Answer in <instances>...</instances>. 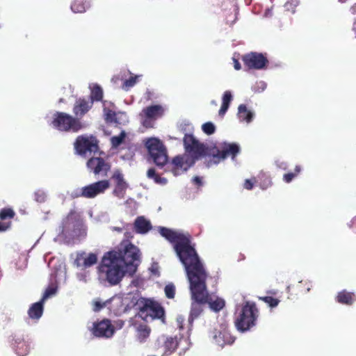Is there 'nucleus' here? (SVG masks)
I'll return each mask as SVG.
<instances>
[{
    "mask_svg": "<svg viewBox=\"0 0 356 356\" xmlns=\"http://www.w3.org/2000/svg\"><path fill=\"white\" fill-rule=\"evenodd\" d=\"M74 147L76 152L80 155L91 154L98 149L97 140L93 136H79L74 143Z\"/></svg>",
    "mask_w": 356,
    "mask_h": 356,
    "instance_id": "nucleus-14",
    "label": "nucleus"
},
{
    "mask_svg": "<svg viewBox=\"0 0 356 356\" xmlns=\"http://www.w3.org/2000/svg\"><path fill=\"white\" fill-rule=\"evenodd\" d=\"M147 176L148 178L154 179V182L158 184L165 185L167 184V179L164 177L158 176L154 168H149L147 170Z\"/></svg>",
    "mask_w": 356,
    "mask_h": 356,
    "instance_id": "nucleus-38",
    "label": "nucleus"
},
{
    "mask_svg": "<svg viewBox=\"0 0 356 356\" xmlns=\"http://www.w3.org/2000/svg\"><path fill=\"white\" fill-rule=\"evenodd\" d=\"M257 182L262 190H266L272 185V181L270 176L266 173L259 174Z\"/></svg>",
    "mask_w": 356,
    "mask_h": 356,
    "instance_id": "nucleus-35",
    "label": "nucleus"
},
{
    "mask_svg": "<svg viewBox=\"0 0 356 356\" xmlns=\"http://www.w3.org/2000/svg\"><path fill=\"white\" fill-rule=\"evenodd\" d=\"M245 65L249 68L261 70L263 69L268 60L261 54L250 53L243 57Z\"/></svg>",
    "mask_w": 356,
    "mask_h": 356,
    "instance_id": "nucleus-20",
    "label": "nucleus"
},
{
    "mask_svg": "<svg viewBox=\"0 0 356 356\" xmlns=\"http://www.w3.org/2000/svg\"><path fill=\"white\" fill-rule=\"evenodd\" d=\"M270 14V10H268L266 12V16H268V15Z\"/></svg>",
    "mask_w": 356,
    "mask_h": 356,
    "instance_id": "nucleus-61",
    "label": "nucleus"
},
{
    "mask_svg": "<svg viewBox=\"0 0 356 356\" xmlns=\"http://www.w3.org/2000/svg\"><path fill=\"white\" fill-rule=\"evenodd\" d=\"M76 277L79 281L84 282H86L87 281L86 275L85 273H78L76 275Z\"/></svg>",
    "mask_w": 356,
    "mask_h": 356,
    "instance_id": "nucleus-52",
    "label": "nucleus"
},
{
    "mask_svg": "<svg viewBox=\"0 0 356 356\" xmlns=\"http://www.w3.org/2000/svg\"><path fill=\"white\" fill-rule=\"evenodd\" d=\"M113 104L111 102H108L107 101H104L103 102L104 107V115L105 118V120L107 122H117L116 120V113L110 107H113Z\"/></svg>",
    "mask_w": 356,
    "mask_h": 356,
    "instance_id": "nucleus-31",
    "label": "nucleus"
},
{
    "mask_svg": "<svg viewBox=\"0 0 356 356\" xmlns=\"http://www.w3.org/2000/svg\"><path fill=\"white\" fill-rule=\"evenodd\" d=\"M255 113L247 108L245 104H240L238 107L237 118L240 122L250 124L254 118Z\"/></svg>",
    "mask_w": 356,
    "mask_h": 356,
    "instance_id": "nucleus-26",
    "label": "nucleus"
},
{
    "mask_svg": "<svg viewBox=\"0 0 356 356\" xmlns=\"http://www.w3.org/2000/svg\"><path fill=\"white\" fill-rule=\"evenodd\" d=\"M261 299L268 305L269 307L273 308L278 305L280 300L271 296H266L261 298Z\"/></svg>",
    "mask_w": 356,
    "mask_h": 356,
    "instance_id": "nucleus-43",
    "label": "nucleus"
},
{
    "mask_svg": "<svg viewBox=\"0 0 356 356\" xmlns=\"http://www.w3.org/2000/svg\"><path fill=\"white\" fill-rule=\"evenodd\" d=\"M186 153L175 156L170 163V170L175 176L186 172L195 161L207 154V147L197 140L193 135L186 134L184 137Z\"/></svg>",
    "mask_w": 356,
    "mask_h": 356,
    "instance_id": "nucleus-2",
    "label": "nucleus"
},
{
    "mask_svg": "<svg viewBox=\"0 0 356 356\" xmlns=\"http://www.w3.org/2000/svg\"><path fill=\"white\" fill-rule=\"evenodd\" d=\"M66 279V270L64 266L59 265V267L56 268L54 272L51 274L49 284L46 289L41 300L44 302L49 298L54 296L57 292L58 285L65 283Z\"/></svg>",
    "mask_w": 356,
    "mask_h": 356,
    "instance_id": "nucleus-10",
    "label": "nucleus"
},
{
    "mask_svg": "<svg viewBox=\"0 0 356 356\" xmlns=\"http://www.w3.org/2000/svg\"><path fill=\"white\" fill-rule=\"evenodd\" d=\"M165 294L168 298H173L175 294V287L172 284H169L164 289Z\"/></svg>",
    "mask_w": 356,
    "mask_h": 356,
    "instance_id": "nucleus-46",
    "label": "nucleus"
},
{
    "mask_svg": "<svg viewBox=\"0 0 356 356\" xmlns=\"http://www.w3.org/2000/svg\"><path fill=\"white\" fill-rule=\"evenodd\" d=\"M266 86V83L263 81H257L252 86V90L254 92L260 93L265 90Z\"/></svg>",
    "mask_w": 356,
    "mask_h": 356,
    "instance_id": "nucleus-44",
    "label": "nucleus"
},
{
    "mask_svg": "<svg viewBox=\"0 0 356 356\" xmlns=\"http://www.w3.org/2000/svg\"><path fill=\"white\" fill-rule=\"evenodd\" d=\"M349 227H353V230L356 232V217L352 220L351 224L349 225Z\"/></svg>",
    "mask_w": 356,
    "mask_h": 356,
    "instance_id": "nucleus-58",
    "label": "nucleus"
},
{
    "mask_svg": "<svg viewBox=\"0 0 356 356\" xmlns=\"http://www.w3.org/2000/svg\"><path fill=\"white\" fill-rule=\"evenodd\" d=\"M234 67L236 70H239L241 69V64L236 59H234Z\"/></svg>",
    "mask_w": 356,
    "mask_h": 356,
    "instance_id": "nucleus-57",
    "label": "nucleus"
},
{
    "mask_svg": "<svg viewBox=\"0 0 356 356\" xmlns=\"http://www.w3.org/2000/svg\"><path fill=\"white\" fill-rule=\"evenodd\" d=\"M90 0H74L71 4V10L74 13H84L90 7Z\"/></svg>",
    "mask_w": 356,
    "mask_h": 356,
    "instance_id": "nucleus-30",
    "label": "nucleus"
},
{
    "mask_svg": "<svg viewBox=\"0 0 356 356\" xmlns=\"http://www.w3.org/2000/svg\"><path fill=\"white\" fill-rule=\"evenodd\" d=\"M355 299V295L346 291L339 292L337 296L338 302L346 305H351Z\"/></svg>",
    "mask_w": 356,
    "mask_h": 356,
    "instance_id": "nucleus-33",
    "label": "nucleus"
},
{
    "mask_svg": "<svg viewBox=\"0 0 356 356\" xmlns=\"http://www.w3.org/2000/svg\"><path fill=\"white\" fill-rule=\"evenodd\" d=\"M165 111V108L161 105H152L145 108L142 111L145 118L143 124L146 127H152V120L161 118Z\"/></svg>",
    "mask_w": 356,
    "mask_h": 356,
    "instance_id": "nucleus-16",
    "label": "nucleus"
},
{
    "mask_svg": "<svg viewBox=\"0 0 356 356\" xmlns=\"http://www.w3.org/2000/svg\"><path fill=\"white\" fill-rule=\"evenodd\" d=\"M47 192L43 189H38L34 193V200L37 202L43 203L47 199Z\"/></svg>",
    "mask_w": 356,
    "mask_h": 356,
    "instance_id": "nucleus-40",
    "label": "nucleus"
},
{
    "mask_svg": "<svg viewBox=\"0 0 356 356\" xmlns=\"http://www.w3.org/2000/svg\"><path fill=\"white\" fill-rule=\"evenodd\" d=\"M178 346V338L177 337L162 336L158 339L154 346L157 353L150 356H168L171 355Z\"/></svg>",
    "mask_w": 356,
    "mask_h": 356,
    "instance_id": "nucleus-11",
    "label": "nucleus"
},
{
    "mask_svg": "<svg viewBox=\"0 0 356 356\" xmlns=\"http://www.w3.org/2000/svg\"><path fill=\"white\" fill-rule=\"evenodd\" d=\"M115 250L104 253L97 267L98 279L101 283L116 286L122 281L127 272Z\"/></svg>",
    "mask_w": 356,
    "mask_h": 356,
    "instance_id": "nucleus-3",
    "label": "nucleus"
},
{
    "mask_svg": "<svg viewBox=\"0 0 356 356\" xmlns=\"http://www.w3.org/2000/svg\"><path fill=\"white\" fill-rule=\"evenodd\" d=\"M127 73L128 74H131V72H130L129 70H127Z\"/></svg>",
    "mask_w": 356,
    "mask_h": 356,
    "instance_id": "nucleus-64",
    "label": "nucleus"
},
{
    "mask_svg": "<svg viewBox=\"0 0 356 356\" xmlns=\"http://www.w3.org/2000/svg\"><path fill=\"white\" fill-rule=\"evenodd\" d=\"M108 303L109 309L116 316H120L127 312L121 294L114 296L110 299Z\"/></svg>",
    "mask_w": 356,
    "mask_h": 356,
    "instance_id": "nucleus-22",
    "label": "nucleus"
},
{
    "mask_svg": "<svg viewBox=\"0 0 356 356\" xmlns=\"http://www.w3.org/2000/svg\"><path fill=\"white\" fill-rule=\"evenodd\" d=\"M124 76H126V74H124V75H121L120 79H124Z\"/></svg>",
    "mask_w": 356,
    "mask_h": 356,
    "instance_id": "nucleus-62",
    "label": "nucleus"
},
{
    "mask_svg": "<svg viewBox=\"0 0 356 356\" xmlns=\"http://www.w3.org/2000/svg\"><path fill=\"white\" fill-rule=\"evenodd\" d=\"M91 89L90 99L94 101H101L103 97V90L97 84H92L90 86Z\"/></svg>",
    "mask_w": 356,
    "mask_h": 356,
    "instance_id": "nucleus-36",
    "label": "nucleus"
},
{
    "mask_svg": "<svg viewBox=\"0 0 356 356\" xmlns=\"http://www.w3.org/2000/svg\"><path fill=\"white\" fill-rule=\"evenodd\" d=\"M239 151L240 147L238 144L222 143L220 145V149H218L217 153L213 155L207 165L210 167L213 164H218L221 160H224L228 156H232V159H234Z\"/></svg>",
    "mask_w": 356,
    "mask_h": 356,
    "instance_id": "nucleus-12",
    "label": "nucleus"
},
{
    "mask_svg": "<svg viewBox=\"0 0 356 356\" xmlns=\"http://www.w3.org/2000/svg\"><path fill=\"white\" fill-rule=\"evenodd\" d=\"M158 230L163 238L174 245V250L184 267L190 284L192 302L188 323L191 330L193 321L203 310L202 305L207 303V273L188 233L164 227H159Z\"/></svg>",
    "mask_w": 356,
    "mask_h": 356,
    "instance_id": "nucleus-1",
    "label": "nucleus"
},
{
    "mask_svg": "<svg viewBox=\"0 0 356 356\" xmlns=\"http://www.w3.org/2000/svg\"><path fill=\"white\" fill-rule=\"evenodd\" d=\"M15 215V212L11 209H3L0 211V219L5 220L6 218H12Z\"/></svg>",
    "mask_w": 356,
    "mask_h": 356,
    "instance_id": "nucleus-45",
    "label": "nucleus"
},
{
    "mask_svg": "<svg viewBox=\"0 0 356 356\" xmlns=\"http://www.w3.org/2000/svg\"><path fill=\"white\" fill-rule=\"evenodd\" d=\"M140 76V75L131 76L129 79H125L122 86V88L125 91H128L138 83V79Z\"/></svg>",
    "mask_w": 356,
    "mask_h": 356,
    "instance_id": "nucleus-37",
    "label": "nucleus"
},
{
    "mask_svg": "<svg viewBox=\"0 0 356 356\" xmlns=\"http://www.w3.org/2000/svg\"><path fill=\"white\" fill-rule=\"evenodd\" d=\"M50 124L54 128L62 131L76 132L81 128V124L79 120L62 112L55 113L52 116V120Z\"/></svg>",
    "mask_w": 356,
    "mask_h": 356,
    "instance_id": "nucleus-9",
    "label": "nucleus"
},
{
    "mask_svg": "<svg viewBox=\"0 0 356 356\" xmlns=\"http://www.w3.org/2000/svg\"><path fill=\"white\" fill-rule=\"evenodd\" d=\"M112 179L114 180L115 187L113 194L119 199L124 198L126 191L129 188V184L124 179L121 170L116 169L113 172Z\"/></svg>",
    "mask_w": 356,
    "mask_h": 356,
    "instance_id": "nucleus-17",
    "label": "nucleus"
},
{
    "mask_svg": "<svg viewBox=\"0 0 356 356\" xmlns=\"http://www.w3.org/2000/svg\"><path fill=\"white\" fill-rule=\"evenodd\" d=\"M121 296H122V300L124 302V305L126 306L127 311L138 305L139 307H140V304H143V299L140 298L139 294L137 292L122 293Z\"/></svg>",
    "mask_w": 356,
    "mask_h": 356,
    "instance_id": "nucleus-23",
    "label": "nucleus"
},
{
    "mask_svg": "<svg viewBox=\"0 0 356 356\" xmlns=\"http://www.w3.org/2000/svg\"><path fill=\"white\" fill-rule=\"evenodd\" d=\"M86 235V227L81 216L74 211L70 212L63 220L59 229L58 240L70 243Z\"/></svg>",
    "mask_w": 356,
    "mask_h": 356,
    "instance_id": "nucleus-4",
    "label": "nucleus"
},
{
    "mask_svg": "<svg viewBox=\"0 0 356 356\" xmlns=\"http://www.w3.org/2000/svg\"><path fill=\"white\" fill-rule=\"evenodd\" d=\"M275 165L278 168L282 170H286V168H288L287 163L285 161L280 159H278L275 161Z\"/></svg>",
    "mask_w": 356,
    "mask_h": 356,
    "instance_id": "nucleus-49",
    "label": "nucleus"
},
{
    "mask_svg": "<svg viewBox=\"0 0 356 356\" xmlns=\"http://www.w3.org/2000/svg\"><path fill=\"white\" fill-rule=\"evenodd\" d=\"M136 331L137 337L140 342L145 341L150 333L149 327L144 323L137 325Z\"/></svg>",
    "mask_w": 356,
    "mask_h": 356,
    "instance_id": "nucleus-34",
    "label": "nucleus"
},
{
    "mask_svg": "<svg viewBox=\"0 0 356 356\" xmlns=\"http://www.w3.org/2000/svg\"><path fill=\"white\" fill-rule=\"evenodd\" d=\"M15 351L19 356L26 355L30 350V346L27 342L21 338H17L13 343Z\"/></svg>",
    "mask_w": 356,
    "mask_h": 356,
    "instance_id": "nucleus-27",
    "label": "nucleus"
},
{
    "mask_svg": "<svg viewBox=\"0 0 356 356\" xmlns=\"http://www.w3.org/2000/svg\"><path fill=\"white\" fill-rule=\"evenodd\" d=\"M106 305V303H104L103 305H102L100 302H96L95 304V309L94 310L95 311H99L100 309H102L104 305Z\"/></svg>",
    "mask_w": 356,
    "mask_h": 356,
    "instance_id": "nucleus-55",
    "label": "nucleus"
},
{
    "mask_svg": "<svg viewBox=\"0 0 356 356\" xmlns=\"http://www.w3.org/2000/svg\"><path fill=\"white\" fill-rule=\"evenodd\" d=\"M97 220L102 222H107L109 221V216L106 212H101L97 216Z\"/></svg>",
    "mask_w": 356,
    "mask_h": 356,
    "instance_id": "nucleus-50",
    "label": "nucleus"
},
{
    "mask_svg": "<svg viewBox=\"0 0 356 356\" xmlns=\"http://www.w3.org/2000/svg\"><path fill=\"white\" fill-rule=\"evenodd\" d=\"M111 229L113 231H117V232H122V228L118 227H112Z\"/></svg>",
    "mask_w": 356,
    "mask_h": 356,
    "instance_id": "nucleus-60",
    "label": "nucleus"
},
{
    "mask_svg": "<svg viewBox=\"0 0 356 356\" xmlns=\"http://www.w3.org/2000/svg\"><path fill=\"white\" fill-rule=\"evenodd\" d=\"M139 309L140 311L136 317L140 318L145 321L154 318H161L164 315L163 307L160 305L152 302H145L143 307H139Z\"/></svg>",
    "mask_w": 356,
    "mask_h": 356,
    "instance_id": "nucleus-13",
    "label": "nucleus"
},
{
    "mask_svg": "<svg viewBox=\"0 0 356 356\" xmlns=\"http://www.w3.org/2000/svg\"><path fill=\"white\" fill-rule=\"evenodd\" d=\"M87 167L95 175L102 177L107 176V173L111 169V165L100 157L90 159L87 162Z\"/></svg>",
    "mask_w": 356,
    "mask_h": 356,
    "instance_id": "nucleus-15",
    "label": "nucleus"
},
{
    "mask_svg": "<svg viewBox=\"0 0 356 356\" xmlns=\"http://www.w3.org/2000/svg\"><path fill=\"white\" fill-rule=\"evenodd\" d=\"M9 227V224L6 222H0V232H4Z\"/></svg>",
    "mask_w": 356,
    "mask_h": 356,
    "instance_id": "nucleus-53",
    "label": "nucleus"
},
{
    "mask_svg": "<svg viewBox=\"0 0 356 356\" xmlns=\"http://www.w3.org/2000/svg\"><path fill=\"white\" fill-rule=\"evenodd\" d=\"M184 318L183 316H178L177 318V326L179 330H182L184 327Z\"/></svg>",
    "mask_w": 356,
    "mask_h": 356,
    "instance_id": "nucleus-51",
    "label": "nucleus"
},
{
    "mask_svg": "<svg viewBox=\"0 0 356 356\" xmlns=\"http://www.w3.org/2000/svg\"><path fill=\"white\" fill-rule=\"evenodd\" d=\"M193 181L195 184L197 185V186H201L202 185V179L200 177H195L193 179Z\"/></svg>",
    "mask_w": 356,
    "mask_h": 356,
    "instance_id": "nucleus-54",
    "label": "nucleus"
},
{
    "mask_svg": "<svg viewBox=\"0 0 356 356\" xmlns=\"http://www.w3.org/2000/svg\"><path fill=\"white\" fill-rule=\"evenodd\" d=\"M256 182H257V181H256L255 178L247 179L245 180V182L243 184V187H244V188H245L247 190H251V189H252V188Z\"/></svg>",
    "mask_w": 356,
    "mask_h": 356,
    "instance_id": "nucleus-48",
    "label": "nucleus"
},
{
    "mask_svg": "<svg viewBox=\"0 0 356 356\" xmlns=\"http://www.w3.org/2000/svg\"><path fill=\"white\" fill-rule=\"evenodd\" d=\"M148 152L147 160L157 167L163 168L168 161V152L163 143L159 138L152 137L144 140Z\"/></svg>",
    "mask_w": 356,
    "mask_h": 356,
    "instance_id": "nucleus-6",
    "label": "nucleus"
},
{
    "mask_svg": "<svg viewBox=\"0 0 356 356\" xmlns=\"http://www.w3.org/2000/svg\"><path fill=\"white\" fill-rule=\"evenodd\" d=\"M92 104V100L78 99L73 108L74 113L76 117H82L91 108Z\"/></svg>",
    "mask_w": 356,
    "mask_h": 356,
    "instance_id": "nucleus-24",
    "label": "nucleus"
},
{
    "mask_svg": "<svg viewBox=\"0 0 356 356\" xmlns=\"http://www.w3.org/2000/svg\"><path fill=\"white\" fill-rule=\"evenodd\" d=\"M109 187V181L103 179L73 190L70 196L72 198L93 199L99 195L104 194Z\"/></svg>",
    "mask_w": 356,
    "mask_h": 356,
    "instance_id": "nucleus-8",
    "label": "nucleus"
},
{
    "mask_svg": "<svg viewBox=\"0 0 356 356\" xmlns=\"http://www.w3.org/2000/svg\"><path fill=\"white\" fill-rule=\"evenodd\" d=\"M346 1V0H339V2H341V3H343V2H345Z\"/></svg>",
    "mask_w": 356,
    "mask_h": 356,
    "instance_id": "nucleus-63",
    "label": "nucleus"
},
{
    "mask_svg": "<svg viewBox=\"0 0 356 356\" xmlns=\"http://www.w3.org/2000/svg\"><path fill=\"white\" fill-rule=\"evenodd\" d=\"M350 12L353 13V14H355L356 13V3L354 4L353 6H351L350 8Z\"/></svg>",
    "mask_w": 356,
    "mask_h": 356,
    "instance_id": "nucleus-59",
    "label": "nucleus"
},
{
    "mask_svg": "<svg viewBox=\"0 0 356 356\" xmlns=\"http://www.w3.org/2000/svg\"><path fill=\"white\" fill-rule=\"evenodd\" d=\"M126 137V133L124 131H122L121 133L118 136H114L111 138V143L112 147L117 148L124 141Z\"/></svg>",
    "mask_w": 356,
    "mask_h": 356,
    "instance_id": "nucleus-39",
    "label": "nucleus"
},
{
    "mask_svg": "<svg viewBox=\"0 0 356 356\" xmlns=\"http://www.w3.org/2000/svg\"><path fill=\"white\" fill-rule=\"evenodd\" d=\"M207 303H208L210 308L215 312L220 311L225 306V301L222 299L217 298L214 300L213 297L210 296L208 292Z\"/></svg>",
    "mask_w": 356,
    "mask_h": 356,
    "instance_id": "nucleus-32",
    "label": "nucleus"
},
{
    "mask_svg": "<svg viewBox=\"0 0 356 356\" xmlns=\"http://www.w3.org/2000/svg\"><path fill=\"white\" fill-rule=\"evenodd\" d=\"M202 129L207 135H211L215 132L216 127L212 122H208L202 124Z\"/></svg>",
    "mask_w": 356,
    "mask_h": 356,
    "instance_id": "nucleus-42",
    "label": "nucleus"
},
{
    "mask_svg": "<svg viewBox=\"0 0 356 356\" xmlns=\"http://www.w3.org/2000/svg\"><path fill=\"white\" fill-rule=\"evenodd\" d=\"M134 227L136 232L140 234H145L152 229L151 222L143 216L136 218Z\"/></svg>",
    "mask_w": 356,
    "mask_h": 356,
    "instance_id": "nucleus-25",
    "label": "nucleus"
},
{
    "mask_svg": "<svg viewBox=\"0 0 356 356\" xmlns=\"http://www.w3.org/2000/svg\"><path fill=\"white\" fill-rule=\"evenodd\" d=\"M213 339L214 342L220 347L232 344L235 339L234 337L231 335L226 324L220 325L219 328L214 330Z\"/></svg>",
    "mask_w": 356,
    "mask_h": 356,
    "instance_id": "nucleus-18",
    "label": "nucleus"
},
{
    "mask_svg": "<svg viewBox=\"0 0 356 356\" xmlns=\"http://www.w3.org/2000/svg\"><path fill=\"white\" fill-rule=\"evenodd\" d=\"M118 257L122 261L121 264L127 269L129 275L136 273L140 263V253L138 247L128 241L120 243L118 250H115Z\"/></svg>",
    "mask_w": 356,
    "mask_h": 356,
    "instance_id": "nucleus-5",
    "label": "nucleus"
},
{
    "mask_svg": "<svg viewBox=\"0 0 356 356\" xmlns=\"http://www.w3.org/2000/svg\"><path fill=\"white\" fill-rule=\"evenodd\" d=\"M97 262V255L95 253L86 252L79 253L74 261V264L77 267L89 268Z\"/></svg>",
    "mask_w": 356,
    "mask_h": 356,
    "instance_id": "nucleus-21",
    "label": "nucleus"
},
{
    "mask_svg": "<svg viewBox=\"0 0 356 356\" xmlns=\"http://www.w3.org/2000/svg\"><path fill=\"white\" fill-rule=\"evenodd\" d=\"M298 0H289L285 3L284 7L286 10L291 11L292 13H294L295 8L298 5Z\"/></svg>",
    "mask_w": 356,
    "mask_h": 356,
    "instance_id": "nucleus-47",
    "label": "nucleus"
},
{
    "mask_svg": "<svg viewBox=\"0 0 356 356\" xmlns=\"http://www.w3.org/2000/svg\"><path fill=\"white\" fill-rule=\"evenodd\" d=\"M301 171V167L300 165H296L295 168V172H289L286 174H284L283 176V180L286 183H290L292 181V180L298 176V175Z\"/></svg>",
    "mask_w": 356,
    "mask_h": 356,
    "instance_id": "nucleus-41",
    "label": "nucleus"
},
{
    "mask_svg": "<svg viewBox=\"0 0 356 356\" xmlns=\"http://www.w3.org/2000/svg\"><path fill=\"white\" fill-rule=\"evenodd\" d=\"M44 301L40 300L39 302L33 303L28 311L29 316L32 319L38 320L43 314Z\"/></svg>",
    "mask_w": 356,
    "mask_h": 356,
    "instance_id": "nucleus-28",
    "label": "nucleus"
},
{
    "mask_svg": "<svg viewBox=\"0 0 356 356\" xmlns=\"http://www.w3.org/2000/svg\"><path fill=\"white\" fill-rule=\"evenodd\" d=\"M233 99V95L230 90H226L222 97V104L219 110L218 114L220 116H224L227 111L229 104Z\"/></svg>",
    "mask_w": 356,
    "mask_h": 356,
    "instance_id": "nucleus-29",
    "label": "nucleus"
},
{
    "mask_svg": "<svg viewBox=\"0 0 356 356\" xmlns=\"http://www.w3.org/2000/svg\"><path fill=\"white\" fill-rule=\"evenodd\" d=\"M150 270L154 275H158L159 274V273H158V267H157V266L156 264L152 265V266L150 268Z\"/></svg>",
    "mask_w": 356,
    "mask_h": 356,
    "instance_id": "nucleus-56",
    "label": "nucleus"
},
{
    "mask_svg": "<svg viewBox=\"0 0 356 356\" xmlns=\"http://www.w3.org/2000/svg\"><path fill=\"white\" fill-rule=\"evenodd\" d=\"M91 331L97 337L110 338L113 335L115 329L109 320L104 319L94 323Z\"/></svg>",
    "mask_w": 356,
    "mask_h": 356,
    "instance_id": "nucleus-19",
    "label": "nucleus"
},
{
    "mask_svg": "<svg viewBox=\"0 0 356 356\" xmlns=\"http://www.w3.org/2000/svg\"><path fill=\"white\" fill-rule=\"evenodd\" d=\"M259 311L254 302H246L236 318L235 324L240 332H245L255 325Z\"/></svg>",
    "mask_w": 356,
    "mask_h": 356,
    "instance_id": "nucleus-7",
    "label": "nucleus"
}]
</instances>
